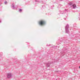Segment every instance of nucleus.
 Instances as JSON below:
<instances>
[{
    "instance_id": "1",
    "label": "nucleus",
    "mask_w": 80,
    "mask_h": 80,
    "mask_svg": "<svg viewBox=\"0 0 80 80\" xmlns=\"http://www.w3.org/2000/svg\"><path fill=\"white\" fill-rule=\"evenodd\" d=\"M38 23L39 25L42 26L45 24V21L43 20H41Z\"/></svg>"
},
{
    "instance_id": "2",
    "label": "nucleus",
    "mask_w": 80,
    "mask_h": 80,
    "mask_svg": "<svg viewBox=\"0 0 80 80\" xmlns=\"http://www.w3.org/2000/svg\"><path fill=\"white\" fill-rule=\"evenodd\" d=\"M11 74H10V73H8V78H10V77H11Z\"/></svg>"
},
{
    "instance_id": "3",
    "label": "nucleus",
    "mask_w": 80,
    "mask_h": 80,
    "mask_svg": "<svg viewBox=\"0 0 80 80\" xmlns=\"http://www.w3.org/2000/svg\"><path fill=\"white\" fill-rule=\"evenodd\" d=\"M72 6L73 7V8H75V7H76V5L75 4H73L72 5Z\"/></svg>"
},
{
    "instance_id": "4",
    "label": "nucleus",
    "mask_w": 80,
    "mask_h": 80,
    "mask_svg": "<svg viewBox=\"0 0 80 80\" xmlns=\"http://www.w3.org/2000/svg\"><path fill=\"white\" fill-rule=\"evenodd\" d=\"M19 11H22V9H19Z\"/></svg>"
},
{
    "instance_id": "5",
    "label": "nucleus",
    "mask_w": 80,
    "mask_h": 80,
    "mask_svg": "<svg viewBox=\"0 0 80 80\" xmlns=\"http://www.w3.org/2000/svg\"><path fill=\"white\" fill-rule=\"evenodd\" d=\"M5 3H7V2H5Z\"/></svg>"
}]
</instances>
